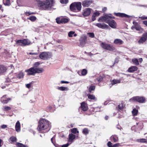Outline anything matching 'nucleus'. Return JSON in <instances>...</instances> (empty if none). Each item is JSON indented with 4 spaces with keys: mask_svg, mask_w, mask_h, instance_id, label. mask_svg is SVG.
I'll return each instance as SVG.
<instances>
[{
    "mask_svg": "<svg viewBox=\"0 0 147 147\" xmlns=\"http://www.w3.org/2000/svg\"><path fill=\"white\" fill-rule=\"evenodd\" d=\"M78 73L80 76H85L87 74V71L86 69H83L82 70L81 72H80L79 71H78Z\"/></svg>",
    "mask_w": 147,
    "mask_h": 147,
    "instance_id": "a878e982",
    "label": "nucleus"
},
{
    "mask_svg": "<svg viewBox=\"0 0 147 147\" xmlns=\"http://www.w3.org/2000/svg\"><path fill=\"white\" fill-rule=\"evenodd\" d=\"M132 61L133 63L135 64L136 65H139V61L137 59L134 58L132 59Z\"/></svg>",
    "mask_w": 147,
    "mask_h": 147,
    "instance_id": "e433bc0d",
    "label": "nucleus"
},
{
    "mask_svg": "<svg viewBox=\"0 0 147 147\" xmlns=\"http://www.w3.org/2000/svg\"><path fill=\"white\" fill-rule=\"evenodd\" d=\"M138 141L140 142H145L147 143V140L146 139L144 138L138 139L137 140Z\"/></svg>",
    "mask_w": 147,
    "mask_h": 147,
    "instance_id": "4c0bfd02",
    "label": "nucleus"
},
{
    "mask_svg": "<svg viewBox=\"0 0 147 147\" xmlns=\"http://www.w3.org/2000/svg\"><path fill=\"white\" fill-rule=\"evenodd\" d=\"M121 80L114 79L112 80L111 82V84L112 85H114L115 84L119 83L121 82Z\"/></svg>",
    "mask_w": 147,
    "mask_h": 147,
    "instance_id": "cd10ccee",
    "label": "nucleus"
},
{
    "mask_svg": "<svg viewBox=\"0 0 147 147\" xmlns=\"http://www.w3.org/2000/svg\"><path fill=\"white\" fill-rule=\"evenodd\" d=\"M145 100V99L144 97L138 96L134 97L129 100V101L131 102L136 101L140 103H144Z\"/></svg>",
    "mask_w": 147,
    "mask_h": 147,
    "instance_id": "0eeeda50",
    "label": "nucleus"
},
{
    "mask_svg": "<svg viewBox=\"0 0 147 147\" xmlns=\"http://www.w3.org/2000/svg\"><path fill=\"white\" fill-rule=\"evenodd\" d=\"M40 64L39 62H36L34 64L33 67L26 70L25 72L27 73V75L34 76L36 73L39 74L42 72L43 71V68L38 67Z\"/></svg>",
    "mask_w": 147,
    "mask_h": 147,
    "instance_id": "f03ea898",
    "label": "nucleus"
},
{
    "mask_svg": "<svg viewBox=\"0 0 147 147\" xmlns=\"http://www.w3.org/2000/svg\"><path fill=\"white\" fill-rule=\"evenodd\" d=\"M15 128L16 131L17 132H19L21 131V124L19 121H18L15 126Z\"/></svg>",
    "mask_w": 147,
    "mask_h": 147,
    "instance_id": "aec40b11",
    "label": "nucleus"
},
{
    "mask_svg": "<svg viewBox=\"0 0 147 147\" xmlns=\"http://www.w3.org/2000/svg\"><path fill=\"white\" fill-rule=\"evenodd\" d=\"M87 37L84 36L82 37L80 40V45L82 47H83L86 43Z\"/></svg>",
    "mask_w": 147,
    "mask_h": 147,
    "instance_id": "dca6fc26",
    "label": "nucleus"
},
{
    "mask_svg": "<svg viewBox=\"0 0 147 147\" xmlns=\"http://www.w3.org/2000/svg\"><path fill=\"white\" fill-rule=\"evenodd\" d=\"M114 14L117 16H119L121 17H125L126 18H129L130 17V16L123 13H115Z\"/></svg>",
    "mask_w": 147,
    "mask_h": 147,
    "instance_id": "6ab92c4d",
    "label": "nucleus"
},
{
    "mask_svg": "<svg viewBox=\"0 0 147 147\" xmlns=\"http://www.w3.org/2000/svg\"><path fill=\"white\" fill-rule=\"evenodd\" d=\"M147 40V33L143 34L139 40L138 42L140 44H142Z\"/></svg>",
    "mask_w": 147,
    "mask_h": 147,
    "instance_id": "9d476101",
    "label": "nucleus"
},
{
    "mask_svg": "<svg viewBox=\"0 0 147 147\" xmlns=\"http://www.w3.org/2000/svg\"><path fill=\"white\" fill-rule=\"evenodd\" d=\"M95 89V86H90L89 88V91L91 93L93 90H94Z\"/></svg>",
    "mask_w": 147,
    "mask_h": 147,
    "instance_id": "a18cd8bd",
    "label": "nucleus"
},
{
    "mask_svg": "<svg viewBox=\"0 0 147 147\" xmlns=\"http://www.w3.org/2000/svg\"><path fill=\"white\" fill-rule=\"evenodd\" d=\"M138 68L136 66H132L129 68L128 71L130 73H132L137 70Z\"/></svg>",
    "mask_w": 147,
    "mask_h": 147,
    "instance_id": "412c9836",
    "label": "nucleus"
},
{
    "mask_svg": "<svg viewBox=\"0 0 147 147\" xmlns=\"http://www.w3.org/2000/svg\"><path fill=\"white\" fill-rule=\"evenodd\" d=\"M70 144V143H67L66 144H64V145H62L61 146V147H67Z\"/></svg>",
    "mask_w": 147,
    "mask_h": 147,
    "instance_id": "4d7b16f0",
    "label": "nucleus"
},
{
    "mask_svg": "<svg viewBox=\"0 0 147 147\" xmlns=\"http://www.w3.org/2000/svg\"><path fill=\"white\" fill-rule=\"evenodd\" d=\"M69 21V20L65 18H61L62 23H65L68 22Z\"/></svg>",
    "mask_w": 147,
    "mask_h": 147,
    "instance_id": "79ce46f5",
    "label": "nucleus"
},
{
    "mask_svg": "<svg viewBox=\"0 0 147 147\" xmlns=\"http://www.w3.org/2000/svg\"><path fill=\"white\" fill-rule=\"evenodd\" d=\"M107 23L112 28H116L117 24L114 20L110 18L109 21L107 22Z\"/></svg>",
    "mask_w": 147,
    "mask_h": 147,
    "instance_id": "9b49d317",
    "label": "nucleus"
},
{
    "mask_svg": "<svg viewBox=\"0 0 147 147\" xmlns=\"http://www.w3.org/2000/svg\"><path fill=\"white\" fill-rule=\"evenodd\" d=\"M133 23V25L131 28L132 30H133L134 29H135L137 30H140L141 29V27L138 23L134 21Z\"/></svg>",
    "mask_w": 147,
    "mask_h": 147,
    "instance_id": "ddd939ff",
    "label": "nucleus"
},
{
    "mask_svg": "<svg viewBox=\"0 0 147 147\" xmlns=\"http://www.w3.org/2000/svg\"><path fill=\"white\" fill-rule=\"evenodd\" d=\"M11 100V98H7L6 95L3 96L1 98V102L3 104H7L9 101Z\"/></svg>",
    "mask_w": 147,
    "mask_h": 147,
    "instance_id": "f3484780",
    "label": "nucleus"
},
{
    "mask_svg": "<svg viewBox=\"0 0 147 147\" xmlns=\"http://www.w3.org/2000/svg\"><path fill=\"white\" fill-rule=\"evenodd\" d=\"M51 53L49 52H44L40 53L39 57L41 59L46 60L51 57Z\"/></svg>",
    "mask_w": 147,
    "mask_h": 147,
    "instance_id": "1a4fd4ad",
    "label": "nucleus"
},
{
    "mask_svg": "<svg viewBox=\"0 0 147 147\" xmlns=\"http://www.w3.org/2000/svg\"><path fill=\"white\" fill-rule=\"evenodd\" d=\"M125 105L124 104L121 103L118 106V108L120 110H122L125 107Z\"/></svg>",
    "mask_w": 147,
    "mask_h": 147,
    "instance_id": "f704fd0d",
    "label": "nucleus"
},
{
    "mask_svg": "<svg viewBox=\"0 0 147 147\" xmlns=\"http://www.w3.org/2000/svg\"><path fill=\"white\" fill-rule=\"evenodd\" d=\"M111 138V139L113 140L114 142H117L118 141V137L116 135L112 136Z\"/></svg>",
    "mask_w": 147,
    "mask_h": 147,
    "instance_id": "bb28decb",
    "label": "nucleus"
},
{
    "mask_svg": "<svg viewBox=\"0 0 147 147\" xmlns=\"http://www.w3.org/2000/svg\"><path fill=\"white\" fill-rule=\"evenodd\" d=\"M3 3L6 6H9L10 4V0H3Z\"/></svg>",
    "mask_w": 147,
    "mask_h": 147,
    "instance_id": "c85d7f7f",
    "label": "nucleus"
},
{
    "mask_svg": "<svg viewBox=\"0 0 147 147\" xmlns=\"http://www.w3.org/2000/svg\"><path fill=\"white\" fill-rule=\"evenodd\" d=\"M107 145L109 147H112L113 145H112V144L110 142H108Z\"/></svg>",
    "mask_w": 147,
    "mask_h": 147,
    "instance_id": "6e6d98bb",
    "label": "nucleus"
},
{
    "mask_svg": "<svg viewBox=\"0 0 147 147\" xmlns=\"http://www.w3.org/2000/svg\"><path fill=\"white\" fill-rule=\"evenodd\" d=\"M25 14L26 16H28L31 14H34V13H33V12L30 13V12H25Z\"/></svg>",
    "mask_w": 147,
    "mask_h": 147,
    "instance_id": "864d4df0",
    "label": "nucleus"
},
{
    "mask_svg": "<svg viewBox=\"0 0 147 147\" xmlns=\"http://www.w3.org/2000/svg\"><path fill=\"white\" fill-rule=\"evenodd\" d=\"M138 111L136 109H134L132 111V113L134 116H136L137 115Z\"/></svg>",
    "mask_w": 147,
    "mask_h": 147,
    "instance_id": "c9c22d12",
    "label": "nucleus"
},
{
    "mask_svg": "<svg viewBox=\"0 0 147 147\" xmlns=\"http://www.w3.org/2000/svg\"><path fill=\"white\" fill-rule=\"evenodd\" d=\"M94 25L98 28L102 29L107 28L108 27V25L104 23H97L95 24Z\"/></svg>",
    "mask_w": 147,
    "mask_h": 147,
    "instance_id": "2eb2a0df",
    "label": "nucleus"
},
{
    "mask_svg": "<svg viewBox=\"0 0 147 147\" xmlns=\"http://www.w3.org/2000/svg\"><path fill=\"white\" fill-rule=\"evenodd\" d=\"M56 22L58 24L62 23L61 22V18L60 19L59 18H57L56 19Z\"/></svg>",
    "mask_w": 147,
    "mask_h": 147,
    "instance_id": "09e8293b",
    "label": "nucleus"
},
{
    "mask_svg": "<svg viewBox=\"0 0 147 147\" xmlns=\"http://www.w3.org/2000/svg\"><path fill=\"white\" fill-rule=\"evenodd\" d=\"M88 130L87 128H85L82 131V133L86 135L88 134Z\"/></svg>",
    "mask_w": 147,
    "mask_h": 147,
    "instance_id": "a19ab883",
    "label": "nucleus"
},
{
    "mask_svg": "<svg viewBox=\"0 0 147 147\" xmlns=\"http://www.w3.org/2000/svg\"><path fill=\"white\" fill-rule=\"evenodd\" d=\"M107 10V8L106 7H104L102 9V11L104 12Z\"/></svg>",
    "mask_w": 147,
    "mask_h": 147,
    "instance_id": "0e129e2a",
    "label": "nucleus"
},
{
    "mask_svg": "<svg viewBox=\"0 0 147 147\" xmlns=\"http://www.w3.org/2000/svg\"><path fill=\"white\" fill-rule=\"evenodd\" d=\"M10 75H11V74H10L8 76V78L10 79H13L14 78H14V77H10Z\"/></svg>",
    "mask_w": 147,
    "mask_h": 147,
    "instance_id": "338daca9",
    "label": "nucleus"
},
{
    "mask_svg": "<svg viewBox=\"0 0 147 147\" xmlns=\"http://www.w3.org/2000/svg\"><path fill=\"white\" fill-rule=\"evenodd\" d=\"M24 76V74L22 72H20L18 74L17 76V78L21 79Z\"/></svg>",
    "mask_w": 147,
    "mask_h": 147,
    "instance_id": "ea45409f",
    "label": "nucleus"
},
{
    "mask_svg": "<svg viewBox=\"0 0 147 147\" xmlns=\"http://www.w3.org/2000/svg\"><path fill=\"white\" fill-rule=\"evenodd\" d=\"M11 109V108L10 107L4 106L3 107V110L5 111H7Z\"/></svg>",
    "mask_w": 147,
    "mask_h": 147,
    "instance_id": "49530a36",
    "label": "nucleus"
},
{
    "mask_svg": "<svg viewBox=\"0 0 147 147\" xmlns=\"http://www.w3.org/2000/svg\"><path fill=\"white\" fill-rule=\"evenodd\" d=\"M100 13L98 11H96L94 12L93 13V15L95 16L96 17L99 16L100 15Z\"/></svg>",
    "mask_w": 147,
    "mask_h": 147,
    "instance_id": "3c124183",
    "label": "nucleus"
},
{
    "mask_svg": "<svg viewBox=\"0 0 147 147\" xmlns=\"http://www.w3.org/2000/svg\"><path fill=\"white\" fill-rule=\"evenodd\" d=\"M31 83H29L26 85V87L28 88H30L31 86Z\"/></svg>",
    "mask_w": 147,
    "mask_h": 147,
    "instance_id": "680f3d73",
    "label": "nucleus"
},
{
    "mask_svg": "<svg viewBox=\"0 0 147 147\" xmlns=\"http://www.w3.org/2000/svg\"><path fill=\"white\" fill-rule=\"evenodd\" d=\"M74 33L75 32L74 31H71L69 32L68 34L69 36V37H72L73 36V35Z\"/></svg>",
    "mask_w": 147,
    "mask_h": 147,
    "instance_id": "de8ad7c7",
    "label": "nucleus"
},
{
    "mask_svg": "<svg viewBox=\"0 0 147 147\" xmlns=\"http://www.w3.org/2000/svg\"><path fill=\"white\" fill-rule=\"evenodd\" d=\"M81 108L82 110L84 111H86L88 109L87 105L84 102H82L81 103Z\"/></svg>",
    "mask_w": 147,
    "mask_h": 147,
    "instance_id": "4be33fe9",
    "label": "nucleus"
},
{
    "mask_svg": "<svg viewBox=\"0 0 147 147\" xmlns=\"http://www.w3.org/2000/svg\"><path fill=\"white\" fill-rule=\"evenodd\" d=\"M143 23L146 26H147V21H144L143 22Z\"/></svg>",
    "mask_w": 147,
    "mask_h": 147,
    "instance_id": "774afa93",
    "label": "nucleus"
},
{
    "mask_svg": "<svg viewBox=\"0 0 147 147\" xmlns=\"http://www.w3.org/2000/svg\"><path fill=\"white\" fill-rule=\"evenodd\" d=\"M7 127V126L5 125H3L1 126L2 128H5Z\"/></svg>",
    "mask_w": 147,
    "mask_h": 147,
    "instance_id": "e2e57ef3",
    "label": "nucleus"
},
{
    "mask_svg": "<svg viewBox=\"0 0 147 147\" xmlns=\"http://www.w3.org/2000/svg\"><path fill=\"white\" fill-rule=\"evenodd\" d=\"M120 146L119 143H117L113 145L112 147H119Z\"/></svg>",
    "mask_w": 147,
    "mask_h": 147,
    "instance_id": "603ef678",
    "label": "nucleus"
},
{
    "mask_svg": "<svg viewBox=\"0 0 147 147\" xmlns=\"http://www.w3.org/2000/svg\"><path fill=\"white\" fill-rule=\"evenodd\" d=\"M68 137L69 143L70 142V144H71V143L74 141V140L76 138V136L75 135L71 133L69 134L68 136Z\"/></svg>",
    "mask_w": 147,
    "mask_h": 147,
    "instance_id": "a211bd4d",
    "label": "nucleus"
},
{
    "mask_svg": "<svg viewBox=\"0 0 147 147\" xmlns=\"http://www.w3.org/2000/svg\"><path fill=\"white\" fill-rule=\"evenodd\" d=\"M103 79V77L102 76H100L98 78H96V81H98L99 82H101Z\"/></svg>",
    "mask_w": 147,
    "mask_h": 147,
    "instance_id": "37998d69",
    "label": "nucleus"
},
{
    "mask_svg": "<svg viewBox=\"0 0 147 147\" xmlns=\"http://www.w3.org/2000/svg\"><path fill=\"white\" fill-rule=\"evenodd\" d=\"M16 138L13 136L11 137L9 139V142L12 143L16 141Z\"/></svg>",
    "mask_w": 147,
    "mask_h": 147,
    "instance_id": "c756f323",
    "label": "nucleus"
},
{
    "mask_svg": "<svg viewBox=\"0 0 147 147\" xmlns=\"http://www.w3.org/2000/svg\"><path fill=\"white\" fill-rule=\"evenodd\" d=\"M51 123L47 120L41 119L38 122L37 129L40 133H45L48 132L51 128Z\"/></svg>",
    "mask_w": 147,
    "mask_h": 147,
    "instance_id": "f257e3e1",
    "label": "nucleus"
},
{
    "mask_svg": "<svg viewBox=\"0 0 147 147\" xmlns=\"http://www.w3.org/2000/svg\"><path fill=\"white\" fill-rule=\"evenodd\" d=\"M92 10V9L89 8L85 9L84 10L83 12V15L85 17L88 16L90 14Z\"/></svg>",
    "mask_w": 147,
    "mask_h": 147,
    "instance_id": "4468645a",
    "label": "nucleus"
},
{
    "mask_svg": "<svg viewBox=\"0 0 147 147\" xmlns=\"http://www.w3.org/2000/svg\"><path fill=\"white\" fill-rule=\"evenodd\" d=\"M36 18V17L34 16H31L28 18V19H29L33 22L35 21Z\"/></svg>",
    "mask_w": 147,
    "mask_h": 147,
    "instance_id": "58836bf2",
    "label": "nucleus"
},
{
    "mask_svg": "<svg viewBox=\"0 0 147 147\" xmlns=\"http://www.w3.org/2000/svg\"><path fill=\"white\" fill-rule=\"evenodd\" d=\"M87 96L89 99L94 100L95 98V96L93 95L88 94H87Z\"/></svg>",
    "mask_w": 147,
    "mask_h": 147,
    "instance_id": "72a5a7b5",
    "label": "nucleus"
},
{
    "mask_svg": "<svg viewBox=\"0 0 147 147\" xmlns=\"http://www.w3.org/2000/svg\"><path fill=\"white\" fill-rule=\"evenodd\" d=\"M93 3L92 0H86L82 2V5L84 7H88Z\"/></svg>",
    "mask_w": 147,
    "mask_h": 147,
    "instance_id": "f8f14e48",
    "label": "nucleus"
},
{
    "mask_svg": "<svg viewBox=\"0 0 147 147\" xmlns=\"http://www.w3.org/2000/svg\"><path fill=\"white\" fill-rule=\"evenodd\" d=\"M29 54L30 55H37L38 54V53H32L30 52L29 53Z\"/></svg>",
    "mask_w": 147,
    "mask_h": 147,
    "instance_id": "bf43d9fd",
    "label": "nucleus"
},
{
    "mask_svg": "<svg viewBox=\"0 0 147 147\" xmlns=\"http://www.w3.org/2000/svg\"><path fill=\"white\" fill-rule=\"evenodd\" d=\"M16 43L21 46L28 45L31 43L29 40L26 39L18 40L16 42Z\"/></svg>",
    "mask_w": 147,
    "mask_h": 147,
    "instance_id": "423d86ee",
    "label": "nucleus"
},
{
    "mask_svg": "<svg viewBox=\"0 0 147 147\" xmlns=\"http://www.w3.org/2000/svg\"><path fill=\"white\" fill-rule=\"evenodd\" d=\"M95 17L93 15H92V21H94L96 20Z\"/></svg>",
    "mask_w": 147,
    "mask_h": 147,
    "instance_id": "052dcab7",
    "label": "nucleus"
},
{
    "mask_svg": "<svg viewBox=\"0 0 147 147\" xmlns=\"http://www.w3.org/2000/svg\"><path fill=\"white\" fill-rule=\"evenodd\" d=\"M82 6L80 2H75L72 3L70 6V8L72 11L77 12L81 10Z\"/></svg>",
    "mask_w": 147,
    "mask_h": 147,
    "instance_id": "20e7f679",
    "label": "nucleus"
},
{
    "mask_svg": "<svg viewBox=\"0 0 147 147\" xmlns=\"http://www.w3.org/2000/svg\"><path fill=\"white\" fill-rule=\"evenodd\" d=\"M111 14L108 15L107 14H105L103 16L100 17L98 19V21L100 22H105L107 23V22L108 21L110 18H114V17L111 16L110 15Z\"/></svg>",
    "mask_w": 147,
    "mask_h": 147,
    "instance_id": "39448f33",
    "label": "nucleus"
},
{
    "mask_svg": "<svg viewBox=\"0 0 147 147\" xmlns=\"http://www.w3.org/2000/svg\"><path fill=\"white\" fill-rule=\"evenodd\" d=\"M7 69L5 67L2 65H0V75L5 72Z\"/></svg>",
    "mask_w": 147,
    "mask_h": 147,
    "instance_id": "b1692460",
    "label": "nucleus"
},
{
    "mask_svg": "<svg viewBox=\"0 0 147 147\" xmlns=\"http://www.w3.org/2000/svg\"><path fill=\"white\" fill-rule=\"evenodd\" d=\"M101 46L104 49H107L110 51H113L115 49L114 47L110 44L102 42L101 44Z\"/></svg>",
    "mask_w": 147,
    "mask_h": 147,
    "instance_id": "6e6552de",
    "label": "nucleus"
},
{
    "mask_svg": "<svg viewBox=\"0 0 147 147\" xmlns=\"http://www.w3.org/2000/svg\"><path fill=\"white\" fill-rule=\"evenodd\" d=\"M69 82L64 81H61L60 82V83L61 84H68Z\"/></svg>",
    "mask_w": 147,
    "mask_h": 147,
    "instance_id": "13d9d810",
    "label": "nucleus"
},
{
    "mask_svg": "<svg viewBox=\"0 0 147 147\" xmlns=\"http://www.w3.org/2000/svg\"><path fill=\"white\" fill-rule=\"evenodd\" d=\"M113 43L118 45H121L123 43V42L120 39H116L114 40Z\"/></svg>",
    "mask_w": 147,
    "mask_h": 147,
    "instance_id": "5701e85b",
    "label": "nucleus"
},
{
    "mask_svg": "<svg viewBox=\"0 0 147 147\" xmlns=\"http://www.w3.org/2000/svg\"><path fill=\"white\" fill-rule=\"evenodd\" d=\"M51 140L52 143L56 147H61V146L60 145H59L57 144H55V138L54 137H53L52 138H51Z\"/></svg>",
    "mask_w": 147,
    "mask_h": 147,
    "instance_id": "2f4dec72",
    "label": "nucleus"
},
{
    "mask_svg": "<svg viewBox=\"0 0 147 147\" xmlns=\"http://www.w3.org/2000/svg\"><path fill=\"white\" fill-rule=\"evenodd\" d=\"M57 89L61 91H67L69 90L67 87L64 86H58L57 87Z\"/></svg>",
    "mask_w": 147,
    "mask_h": 147,
    "instance_id": "393cba45",
    "label": "nucleus"
},
{
    "mask_svg": "<svg viewBox=\"0 0 147 147\" xmlns=\"http://www.w3.org/2000/svg\"><path fill=\"white\" fill-rule=\"evenodd\" d=\"M68 0H60V2L62 4H66L68 3Z\"/></svg>",
    "mask_w": 147,
    "mask_h": 147,
    "instance_id": "8fccbe9b",
    "label": "nucleus"
},
{
    "mask_svg": "<svg viewBox=\"0 0 147 147\" xmlns=\"http://www.w3.org/2000/svg\"><path fill=\"white\" fill-rule=\"evenodd\" d=\"M54 0H46L39 1L38 3V7L41 10H49L54 5Z\"/></svg>",
    "mask_w": 147,
    "mask_h": 147,
    "instance_id": "7ed1b4c3",
    "label": "nucleus"
},
{
    "mask_svg": "<svg viewBox=\"0 0 147 147\" xmlns=\"http://www.w3.org/2000/svg\"><path fill=\"white\" fill-rule=\"evenodd\" d=\"M139 6L142 7H147V5H138Z\"/></svg>",
    "mask_w": 147,
    "mask_h": 147,
    "instance_id": "69168bd1",
    "label": "nucleus"
},
{
    "mask_svg": "<svg viewBox=\"0 0 147 147\" xmlns=\"http://www.w3.org/2000/svg\"><path fill=\"white\" fill-rule=\"evenodd\" d=\"M71 132L72 133L74 134H76L77 133L78 134L79 131H78L76 128H74L71 129Z\"/></svg>",
    "mask_w": 147,
    "mask_h": 147,
    "instance_id": "473e14b6",
    "label": "nucleus"
},
{
    "mask_svg": "<svg viewBox=\"0 0 147 147\" xmlns=\"http://www.w3.org/2000/svg\"><path fill=\"white\" fill-rule=\"evenodd\" d=\"M16 145L18 147H28L27 146L23 144L17 142L16 143Z\"/></svg>",
    "mask_w": 147,
    "mask_h": 147,
    "instance_id": "7c9ffc66",
    "label": "nucleus"
},
{
    "mask_svg": "<svg viewBox=\"0 0 147 147\" xmlns=\"http://www.w3.org/2000/svg\"><path fill=\"white\" fill-rule=\"evenodd\" d=\"M139 18H140L141 19L144 20L147 19V17H146L145 16H143L142 17H139Z\"/></svg>",
    "mask_w": 147,
    "mask_h": 147,
    "instance_id": "5fc2aeb1",
    "label": "nucleus"
},
{
    "mask_svg": "<svg viewBox=\"0 0 147 147\" xmlns=\"http://www.w3.org/2000/svg\"><path fill=\"white\" fill-rule=\"evenodd\" d=\"M88 35L91 38H93L94 37V34L93 32H89L87 33Z\"/></svg>",
    "mask_w": 147,
    "mask_h": 147,
    "instance_id": "c03bdc74",
    "label": "nucleus"
}]
</instances>
